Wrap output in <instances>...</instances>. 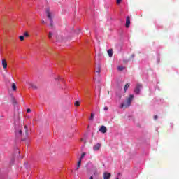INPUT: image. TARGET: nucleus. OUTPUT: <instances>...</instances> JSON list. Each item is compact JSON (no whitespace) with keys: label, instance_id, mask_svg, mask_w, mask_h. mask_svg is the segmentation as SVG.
I'll return each mask as SVG.
<instances>
[{"label":"nucleus","instance_id":"obj_1","mask_svg":"<svg viewBox=\"0 0 179 179\" xmlns=\"http://www.w3.org/2000/svg\"><path fill=\"white\" fill-rule=\"evenodd\" d=\"M134 100V95L131 94L124 101V103H122L120 105V108H128L131 106V103Z\"/></svg>","mask_w":179,"mask_h":179},{"label":"nucleus","instance_id":"obj_2","mask_svg":"<svg viewBox=\"0 0 179 179\" xmlns=\"http://www.w3.org/2000/svg\"><path fill=\"white\" fill-rule=\"evenodd\" d=\"M46 13H47V17L48 19H49L50 22V27H52L54 26L53 24V21H52V17H51V12H50V10H46Z\"/></svg>","mask_w":179,"mask_h":179},{"label":"nucleus","instance_id":"obj_3","mask_svg":"<svg viewBox=\"0 0 179 179\" xmlns=\"http://www.w3.org/2000/svg\"><path fill=\"white\" fill-rule=\"evenodd\" d=\"M23 132H25V136H26V137L29 136V129H27V126L25 125V126L24 127V129H23L20 130V131H18V133H19L20 135H22V134H23Z\"/></svg>","mask_w":179,"mask_h":179},{"label":"nucleus","instance_id":"obj_4","mask_svg":"<svg viewBox=\"0 0 179 179\" xmlns=\"http://www.w3.org/2000/svg\"><path fill=\"white\" fill-rule=\"evenodd\" d=\"M141 89H142V84H137L134 90V93H136V94H139Z\"/></svg>","mask_w":179,"mask_h":179},{"label":"nucleus","instance_id":"obj_5","mask_svg":"<svg viewBox=\"0 0 179 179\" xmlns=\"http://www.w3.org/2000/svg\"><path fill=\"white\" fill-rule=\"evenodd\" d=\"M27 84L30 86V87L34 89V90H36V89H38V87L31 82H28Z\"/></svg>","mask_w":179,"mask_h":179},{"label":"nucleus","instance_id":"obj_6","mask_svg":"<svg viewBox=\"0 0 179 179\" xmlns=\"http://www.w3.org/2000/svg\"><path fill=\"white\" fill-rule=\"evenodd\" d=\"M126 27L128 29L131 26V17L129 16L126 17Z\"/></svg>","mask_w":179,"mask_h":179},{"label":"nucleus","instance_id":"obj_7","mask_svg":"<svg viewBox=\"0 0 179 179\" xmlns=\"http://www.w3.org/2000/svg\"><path fill=\"white\" fill-rule=\"evenodd\" d=\"M111 178V173L108 172L103 173V179H110Z\"/></svg>","mask_w":179,"mask_h":179},{"label":"nucleus","instance_id":"obj_8","mask_svg":"<svg viewBox=\"0 0 179 179\" xmlns=\"http://www.w3.org/2000/svg\"><path fill=\"white\" fill-rule=\"evenodd\" d=\"M99 132L106 134V132H107V127H106V126H101L99 129Z\"/></svg>","mask_w":179,"mask_h":179},{"label":"nucleus","instance_id":"obj_9","mask_svg":"<svg viewBox=\"0 0 179 179\" xmlns=\"http://www.w3.org/2000/svg\"><path fill=\"white\" fill-rule=\"evenodd\" d=\"M1 64L3 69H6V68H8V63L5 59H2Z\"/></svg>","mask_w":179,"mask_h":179},{"label":"nucleus","instance_id":"obj_10","mask_svg":"<svg viewBox=\"0 0 179 179\" xmlns=\"http://www.w3.org/2000/svg\"><path fill=\"white\" fill-rule=\"evenodd\" d=\"M100 148H101V145L100 143H97L96 145H94L93 150L94 151H97L100 150Z\"/></svg>","mask_w":179,"mask_h":179},{"label":"nucleus","instance_id":"obj_11","mask_svg":"<svg viewBox=\"0 0 179 179\" xmlns=\"http://www.w3.org/2000/svg\"><path fill=\"white\" fill-rule=\"evenodd\" d=\"M80 164H82V159H79L77 164V168L76 170H79V167H80Z\"/></svg>","mask_w":179,"mask_h":179},{"label":"nucleus","instance_id":"obj_12","mask_svg":"<svg viewBox=\"0 0 179 179\" xmlns=\"http://www.w3.org/2000/svg\"><path fill=\"white\" fill-rule=\"evenodd\" d=\"M108 55H109V57H113V49H109L108 50Z\"/></svg>","mask_w":179,"mask_h":179},{"label":"nucleus","instance_id":"obj_13","mask_svg":"<svg viewBox=\"0 0 179 179\" xmlns=\"http://www.w3.org/2000/svg\"><path fill=\"white\" fill-rule=\"evenodd\" d=\"M16 89H17L16 84L13 83L12 84V90H13V92H16Z\"/></svg>","mask_w":179,"mask_h":179},{"label":"nucleus","instance_id":"obj_14","mask_svg":"<svg viewBox=\"0 0 179 179\" xmlns=\"http://www.w3.org/2000/svg\"><path fill=\"white\" fill-rule=\"evenodd\" d=\"M130 84L129 83H127L124 85V92H127V90H128V87H129Z\"/></svg>","mask_w":179,"mask_h":179},{"label":"nucleus","instance_id":"obj_15","mask_svg":"<svg viewBox=\"0 0 179 179\" xmlns=\"http://www.w3.org/2000/svg\"><path fill=\"white\" fill-rule=\"evenodd\" d=\"M74 105L76 107H79V106H80V102H79V101H77L74 103Z\"/></svg>","mask_w":179,"mask_h":179},{"label":"nucleus","instance_id":"obj_16","mask_svg":"<svg viewBox=\"0 0 179 179\" xmlns=\"http://www.w3.org/2000/svg\"><path fill=\"white\" fill-rule=\"evenodd\" d=\"M118 71H124L125 69V67L122 66H120L117 68Z\"/></svg>","mask_w":179,"mask_h":179},{"label":"nucleus","instance_id":"obj_17","mask_svg":"<svg viewBox=\"0 0 179 179\" xmlns=\"http://www.w3.org/2000/svg\"><path fill=\"white\" fill-rule=\"evenodd\" d=\"M90 120H91V121H93V120H94V113H91Z\"/></svg>","mask_w":179,"mask_h":179},{"label":"nucleus","instance_id":"obj_18","mask_svg":"<svg viewBox=\"0 0 179 179\" xmlns=\"http://www.w3.org/2000/svg\"><path fill=\"white\" fill-rule=\"evenodd\" d=\"M100 71H101L100 66H99L96 70V73H98L99 76H100Z\"/></svg>","mask_w":179,"mask_h":179},{"label":"nucleus","instance_id":"obj_19","mask_svg":"<svg viewBox=\"0 0 179 179\" xmlns=\"http://www.w3.org/2000/svg\"><path fill=\"white\" fill-rule=\"evenodd\" d=\"M85 156H86V152H83V153H82V155H81V157H80V159H83L84 157H85Z\"/></svg>","mask_w":179,"mask_h":179},{"label":"nucleus","instance_id":"obj_20","mask_svg":"<svg viewBox=\"0 0 179 179\" xmlns=\"http://www.w3.org/2000/svg\"><path fill=\"white\" fill-rule=\"evenodd\" d=\"M19 39L20 40V41H23L24 40V36H20Z\"/></svg>","mask_w":179,"mask_h":179},{"label":"nucleus","instance_id":"obj_21","mask_svg":"<svg viewBox=\"0 0 179 179\" xmlns=\"http://www.w3.org/2000/svg\"><path fill=\"white\" fill-rule=\"evenodd\" d=\"M24 37H30V35L29 34L28 32H24Z\"/></svg>","mask_w":179,"mask_h":179},{"label":"nucleus","instance_id":"obj_22","mask_svg":"<svg viewBox=\"0 0 179 179\" xmlns=\"http://www.w3.org/2000/svg\"><path fill=\"white\" fill-rule=\"evenodd\" d=\"M133 58H135V54H133L130 56V59H129V61H131V59H132Z\"/></svg>","mask_w":179,"mask_h":179},{"label":"nucleus","instance_id":"obj_23","mask_svg":"<svg viewBox=\"0 0 179 179\" xmlns=\"http://www.w3.org/2000/svg\"><path fill=\"white\" fill-rule=\"evenodd\" d=\"M51 37H52V33L49 32L48 38H51Z\"/></svg>","mask_w":179,"mask_h":179},{"label":"nucleus","instance_id":"obj_24","mask_svg":"<svg viewBox=\"0 0 179 179\" xmlns=\"http://www.w3.org/2000/svg\"><path fill=\"white\" fill-rule=\"evenodd\" d=\"M122 0H117V3L118 4V5H120V3H121V1H122Z\"/></svg>","mask_w":179,"mask_h":179},{"label":"nucleus","instance_id":"obj_25","mask_svg":"<svg viewBox=\"0 0 179 179\" xmlns=\"http://www.w3.org/2000/svg\"><path fill=\"white\" fill-rule=\"evenodd\" d=\"M80 141H81V142H84V143H86V141H85L84 138H81V139H80Z\"/></svg>","mask_w":179,"mask_h":179},{"label":"nucleus","instance_id":"obj_26","mask_svg":"<svg viewBox=\"0 0 179 179\" xmlns=\"http://www.w3.org/2000/svg\"><path fill=\"white\" fill-rule=\"evenodd\" d=\"M157 118H158V116H157V115H155L154 116V120H157Z\"/></svg>","mask_w":179,"mask_h":179},{"label":"nucleus","instance_id":"obj_27","mask_svg":"<svg viewBox=\"0 0 179 179\" xmlns=\"http://www.w3.org/2000/svg\"><path fill=\"white\" fill-rule=\"evenodd\" d=\"M31 110H30V108L27 109V113H31Z\"/></svg>","mask_w":179,"mask_h":179},{"label":"nucleus","instance_id":"obj_28","mask_svg":"<svg viewBox=\"0 0 179 179\" xmlns=\"http://www.w3.org/2000/svg\"><path fill=\"white\" fill-rule=\"evenodd\" d=\"M108 107L106 106V107L104 108V110H105V111H108Z\"/></svg>","mask_w":179,"mask_h":179},{"label":"nucleus","instance_id":"obj_29","mask_svg":"<svg viewBox=\"0 0 179 179\" xmlns=\"http://www.w3.org/2000/svg\"><path fill=\"white\" fill-rule=\"evenodd\" d=\"M41 23H43V24L45 23V22L44 21V20H41Z\"/></svg>","mask_w":179,"mask_h":179},{"label":"nucleus","instance_id":"obj_30","mask_svg":"<svg viewBox=\"0 0 179 179\" xmlns=\"http://www.w3.org/2000/svg\"><path fill=\"white\" fill-rule=\"evenodd\" d=\"M90 179H93V176H90Z\"/></svg>","mask_w":179,"mask_h":179},{"label":"nucleus","instance_id":"obj_31","mask_svg":"<svg viewBox=\"0 0 179 179\" xmlns=\"http://www.w3.org/2000/svg\"><path fill=\"white\" fill-rule=\"evenodd\" d=\"M108 94H110V91L108 92Z\"/></svg>","mask_w":179,"mask_h":179},{"label":"nucleus","instance_id":"obj_32","mask_svg":"<svg viewBox=\"0 0 179 179\" xmlns=\"http://www.w3.org/2000/svg\"><path fill=\"white\" fill-rule=\"evenodd\" d=\"M98 83H100V81H99V80L98 81Z\"/></svg>","mask_w":179,"mask_h":179},{"label":"nucleus","instance_id":"obj_33","mask_svg":"<svg viewBox=\"0 0 179 179\" xmlns=\"http://www.w3.org/2000/svg\"><path fill=\"white\" fill-rule=\"evenodd\" d=\"M26 139H22V141H25Z\"/></svg>","mask_w":179,"mask_h":179},{"label":"nucleus","instance_id":"obj_34","mask_svg":"<svg viewBox=\"0 0 179 179\" xmlns=\"http://www.w3.org/2000/svg\"><path fill=\"white\" fill-rule=\"evenodd\" d=\"M116 179H119L118 178H117Z\"/></svg>","mask_w":179,"mask_h":179}]
</instances>
